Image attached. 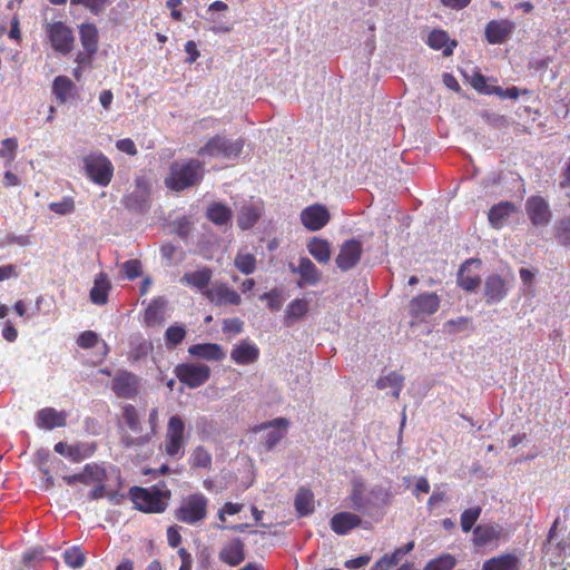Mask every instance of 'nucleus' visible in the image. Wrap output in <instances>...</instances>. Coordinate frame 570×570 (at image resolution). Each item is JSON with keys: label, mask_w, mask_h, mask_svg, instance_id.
I'll return each mask as SVG.
<instances>
[{"label": "nucleus", "mask_w": 570, "mask_h": 570, "mask_svg": "<svg viewBox=\"0 0 570 570\" xmlns=\"http://www.w3.org/2000/svg\"><path fill=\"white\" fill-rule=\"evenodd\" d=\"M129 494L135 508L145 513L164 512L171 498V492L165 481H160L150 488L132 487Z\"/></svg>", "instance_id": "nucleus-1"}, {"label": "nucleus", "mask_w": 570, "mask_h": 570, "mask_svg": "<svg viewBox=\"0 0 570 570\" xmlns=\"http://www.w3.org/2000/svg\"><path fill=\"white\" fill-rule=\"evenodd\" d=\"M204 176V168L199 160L189 159L186 163H173L169 174L165 178V186L174 191H183L197 185Z\"/></svg>", "instance_id": "nucleus-2"}, {"label": "nucleus", "mask_w": 570, "mask_h": 570, "mask_svg": "<svg viewBox=\"0 0 570 570\" xmlns=\"http://www.w3.org/2000/svg\"><path fill=\"white\" fill-rule=\"evenodd\" d=\"M208 499L200 492L184 498L175 510V518L186 524H195L207 515Z\"/></svg>", "instance_id": "nucleus-3"}, {"label": "nucleus", "mask_w": 570, "mask_h": 570, "mask_svg": "<svg viewBox=\"0 0 570 570\" xmlns=\"http://www.w3.org/2000/svg\"><path fill=\"white\" fill-rule=\"evenodd\" d=\"M245 145L243 138L235 140L225 136L216 135L207 140L197 151L198 156L222 157V158H236L240 155Z\"/></svg>", "instance_id": "nucleus-4"}, {"label": "nucleus", "mask_w": 570, "mask_h": 570, "mask_svg": "<svg viewBox=\"0 0 570 570\" xmlns=\"http://www.w3.org/2000/svg\"><path fill=\"white\" fill-rule=\"evenodd\" d=\"M87 176L97 185L106 187L112 179L114 165L102 153H92L83 158Z\"/></svg>", "instance_id": "nucleus-5"}, {"label": "nucleus", "mask_w": 570, "mask_h": 570, "mask_svg": "<svg viewBox=\"0 0 570 570\" xmlns=\"http://www.w3.org/2000/svg\"><path fill=\"white\" fill-rule=\"evenodd\" d=\"M46 35L52 49L63 56L70 53L75 46L72 29L62 21L48 22L45 26Z\"/></svg>", "instance_id": "nucleus-6"}, {"label": "nucleus", "mask_w": 570, "mask_h": 570, "mask_svg": "<svg viewBox=\"0 0 570 570\" xmlns=\"http://www.w3.org/2000/svg\"><path fill=\"white\" fill-rule=\"evenodd\" d=\"M174 373L181 384L196 389L209 380L210 368L206 364L183 363L175 367Z\"/></svg>", "instance_id": "nucleus-7"}, {"label": "nucleus", "mask_w": 570, "mask_h": 570, "mask_svg": "<svg viewBox=\"0 0 570 570\" xmlns=\"http://www.w3.org/2000/svg\"><path fill=\"white\" fill-rule=\"evenodd\" d=\"M140 379L136 374L120 370L111 381L112 392L120 399H134L139 392Z\"/></svg>", "instance_id": "nucleus-8"}, {"label": "nucleus", "mask_w": 570, "mask_h": 570, "mask_svg": "<svg viewBox=\"0 0 570 570\" xmlns=\"http://www.w3.org/2000/svg\"><path fill=\"white\" fill-rule=\"evenodd\" d=\"M525 213L534 226L543 227L551 222L549 204L542 196H530L525 202Z\"/></svg>", "instance_id": "nucleus-9"}, {"label": "nucleus", "mask_w": 570, "mask_h": 570, "mask_svg": "<svg viewBox=\"0 0 570 570\" xmlns=\"http://www.w3.org/2000/svg\"><path fill=\"white\" fill-rule=\"evenodd\" d=\"M363 254V246L357 239H348L344 242L340 248V253L335 258L337 268L343 272L355 267Z\"/></svg>", "instance_id": "nucleus-10"}, {"label": "nucleus", "mask_w": 570, "mask_h": 570, "mask_svg": "<svg viewBox=\"0 0 570 570\" xmlns=\"http://www.w3.org/2000/svg\"><path fill=\"white\" fill-rule=\"evenodd\" d=\"M440 307V298L435 293H421L409 303V313L414 318H423L434 314Z\"/></svg>", "instance_id": "nucleus-11"}, {"label": "nucleus", "mask_w": 570, "mask_h": 570, "mask_svg": "<svg viewBox=\"0 0 570 570\" xmlns=\"http://www.w3.org/2000/svg\"><path fill=\"white\" fill-rule=\"evenodd\" d=\"M62 480L68 485H73L77 482L86 485L95 482H106L107 471L104 465H100L98 463H88L82 468V470L79 473L63 475Z\"/></svg>", "instance_id": "nucleus-12"}, {"label": "nucleus", "mask_w": 570, "mask_h": 570, "mask_svg": "<svg viewBox=\"0 0 570 570\" xmlns=\"http://www.w3.org/2000/svg\"><path fill=\"white\" fill-rule=\"evenodd\" d=\"M479 258H469L460 267L458 273V285L466 291H474L481 283L479 269L481 267Z\"/></svg>", "instance_id": "nucleus-13"}, {"label": "nucleus", "mask_w": 570, "mask_h": 570, "mask_svg": "<svg viewBox=\"0 0 570 570\" xmlns=\"http://www.w3.org/2000/svg\"><path fill=\"white\" fill-rule=\"evenodd\" d=\"M331 215L322 204H314L304 208L301 213L302 224L312 232L322 229L328 222Z\"/></svg>", "instance_id": "nucleus-14"}, {"label": "nucleus", "mask_w": 570, "mask_h": 570, "mask_svg": "<svg viewBox=\"0 0 570 570\" xmlns=\"http://www.w3.org/2000/svg\"><path fill=\"white\" fill-rule=\"evenodd\" d=\"M204 295L212 304L216 306H238L242 303L240 295L224 283H218L212 288L206 289Z\"/></svg>", "instance_id": "nucleus-15"}, {"label": "nucleus", "mask_w": 570, "mask_h": 570, "mask_svg": "<svg viewBox=\"0 0 570 570\" xmlns=\"http://www.w3.org/2000/svg\"><path fill=\"white\" fill-rule=\"evenodd\" d=\"M514 29L515 24L511 20H491L485 26V39L491 45L503 43Z\"/></svg>", "instance_id": "nucleus-16"}, {"label": "nucleus", "mask_w": 570, "mask_h": 570, "mask_svg": "<svg viewBox=\"0 0 570 570\" xmlns=\"http://www.w3.org/2000/svg\"><path fill=\"white\" fill-rule=\"evenodd\" d=\"M185 430H168L163 443L166 455L173 460H180L185 455L187 436Z\"/></svg>", "instance_id": "nucleus-17"}, {"label": "nucleus", "mask_w": 570, "mask_h": 570, "mask_svg": "<svg viewBox=\"0 0 570 570\" xmlns=\"http://www.w3.org/2000/svg\"><path fill=\"white\" fill-rule=\"evenodd\" d=\"M509 293V286L498 274L489 275L484 283V297L488 305L501 302Z\"/></svg>", "instance_id": "nucleus-18"}, {"label": "nucleus", "mask_w": 570, "mask_h": 570, "mask_svg": "<svg viewBox=\"0 0 570 570\" xmlns=\"http://www.w3.org/2000/svg\"><path fill=\"white\" fill-rule=\"evenodd\" d=\"M289 269L293 274H298L301 276V281L298 283L299 287L305 285H316L321 279V272L308 257H301L298 266L291 264Z\"/></svg>", "instance_id": "nucleus-19"}, {"label": "nucleus", "mask_w": 570, "mask_h": 570, "mask_svg": "<svg viewBox=\"0 0 570 570\" xmlns=\"http://www.w3.org/2000/svg\"><path fill=\"white\" fill-rule=\"evenodd\" d=\"M124 205L129 210L147 212L150 205L148 188L140 180H137L136 189L124 197Z\"/></svg>", "instance_id": "nucleus-20"}, {"label": "nucleus", "mask_w": 570, "mask_h": 570, "mask_svg": "<svg viewBox=\"0 0 570 570\" xmlns=\"http://www.w3.org/2000/svg\"><path fill=\"white\" fill-rule=\"evenodd\" d=\"M218 558L229 567H236L245 560V546L240 539L227 542L219 551Z\"/></svg>", "instance_id": "nucleus-21"}, {"label": "nucleus", "mask_w": 570, "mask_h": 570, "mask_svg": "<svg viewBox=\"0 0 570 570\" xmlns=\"http://www.w3.org/2000/svg\"><path fill=\"white\" fill-rule=\"evenodd\" d=\"M362 519L352 512H338L335 513L330 521V525L333 532L338 535H345L351 530L360 527Z\"/></svg>", "instance_id": "nucleus-22"}, {"label": "nucleus", "mask_w": 570, "mask_h": 570, "mask_svg": "<svg viewBox=\"0 0 570 570\" xmlns=\"http://www.w3.org/2000/svg\"><path fill=\"white\" fill-rule=\"evenodd\" d=\"M259 357V348L249 342H240L230 352V358L238 365H249Z\"/></svg>", "instance_id": "nucleus-23"}, {"label": "nucleus", "mask_w": 570, "mask_h": 570, "mask_svg": "<svg viewBox=\"0 0 570 570\" xmlns=\"http://www.w3.org/2000/svg\"><path fill=\"white\" fill-rule=\"evenodd\" d=\"M517 206L509 200L500 202L493 205L488 214L489 222L492 227L501 228L508 218L517 212Z\"/></svg>", "instance_id": "nucleus-24"}, {"label": "nucleus", "mask_w": 570, "mask_h": 570, "mask_svg": "<svg viewBox=\"0 0 570 570\" xmlns=\"http://www.w3.org/2000/svg\"><path fill=\"white\" fill-rule=\"evenodd\" d=\"M67 424V413L53 407L41 409L37 414L38 428H65Z\"/></svg>", "instance_id": "nucleus-25"}, {"label": "nucleus", "mask_w": 570, "mask_h": 570, "mask_svg": "<svg viewBox=\"0 0 570 570\" xmlns=\"http://www.w3.org/2000/svg\"><path fill=\"white\" fill-rule=\"evenodd\" d=\"M213 272L209 267H203L195 272L185 273L180 282L187 286L198 289L204 294L212 281Z\"/></svg>", "instance_id": "nucleus-26"}, {"label": "nucleus", "mask_w": 570, "mask_h": 570, "mask_svg": "<svg viewBox=\"0 0 570 570\" xmlns=\"http://www.w3.org/2000/svg\"><path fill=\"white\" fill-rule=\"evenodd\" d=\"M188 353L206 361H222L226 356L222 346L216 343L194 344L188 348Z\"/></svg>", "instance_id": "nucleus-27"}, {"label": "nucleus", "mask_w": 570, "mask_h": 570, "mask_svg": "<svg viewBox=\"0 0 570 570\" xmlns=\"http://www.w3.org/2000/svg\"><path fill=\"white\" fill-rule=\"evenodd\" d=\"M502 528L499 524H479L473 530V542L478 547L487 546L501 538Z\"/></svg>", "instance_id": "nucleus-28"}, {"label": "nucleus", "mask_w": 570, "mask_h": 570, "mask_svg": "<svg viewBox=\"0 0 570 570\" xmlns=\"http://www.w3.org/2000/svg\"><path fill=\"white\" fill-rule=\"evenodd\" d=\"M80 42L85 51L97 53L99 33L95 23L83 22L79 26Z\"/></svg>", "instance_id": "nucleus-29"}, {"label": "nucleus", "mask_w": 570, "mask_h": 570, "mask_svg": "<svg viewBox=\"0 0 570 570\" xmlns=\"http://www.w3.org/2000/svg\"><path fill=\"white\" fill-rule=\"evenodd\" d=\"M77 92L75 83L67 76H57L52 81V94L59 104L67 102Z\"/></svg>", "instance_id": "nucleus-30"}, {"label": "nucleus", "mask_w": 570, "mask_h": 570, "mask_svg": "<svg viewBox=\"0 0 570 570\" xmlns=\"http://www.w3.org/2000/svg\"><path fill=\"white\" fill-rule=\"evenodd\" d=\"M368 494L365 491L364 483L361 480H356L353 482L352 491L348 495L350 505L365 514L371 508H370V501H368Z\"/></svg>", "instance_id": "nucleus-31"}, {"label": "nucleus", "mask_w": 570, "mask_h": 570, "mask_svg": "<svg viewBox=\"0 0 570 570\" xmlns=\"http://www.w3.org/2000/svg\"><path fill=\"white\" fill-rule=\"evenodd\" d=\"M232 217L233 212L226 204L214 202L207 207L206 218L216 226L228 225Z\"/></svg>", "instance_id": "nucleus-32"}, {"label": "nucleus", "mask_w": 570, "mask_h": 570, "mask_svg": "<svg viewBox=\"0 0 570 570\" xmlns=\"http://www.w3.org/2000/svg\"><path fill=\"white\" fill-rule=\"evenodd\" d=\"M110 282L105 273L95 277L94 286L90 289V301L96 305H105L108 302Z\"/></svg>", "instance_id": "nucleus-33"}, {"label": "nucleus", "mask_w": 570, "mask_h": 570, "mask_svg": "<svg viewBox=\"0 0 570 570\" xmlns=\"http://www.w3.org/2000/svg\"><path fill=\"white\" fill-rule=\"evenodd\" d=\"M404 376L396 371H391L385 376H380L376 381L379 390L391 389L393 397L399 399L404 385Z\"/></svg>", "instance_id": "nucleus-34"}, {"label": "nucleus", "mask_w": 570, "mask_h": 570, "mask_svg": "<svg viewBox=\"0 0 570 570\" xmlns=\"http://www.w3.org/2000/svg\"><path fill=\"white\" fill-rule=\"evenodd\" d=\"M449 36L444 30L434 29L429 33L428 37V46L434 50H443L444 56H451L453 53V48L456 46L455 41L449 43Z\"/></svg>", "instance_id": "nucleus-35"}, {"label": "nucleus", "mask_w": 570, "mask_h": 570, "mask_svg": "<svg viewBox=\"0 0 570 570\" xmlns=\"http://www.w3.org/2000/svg\"><path fill=\"white\" fill-rule=\"evenodd\" d=\"M307 250L320 264H327L331 259L332 252L327 239L313 237L307 243Z\"/></svg>", "instance_id": "nucleus-36"}, {"label": "nucleus", "mask_w": 570, "mask_h": 570, "mask_svg": "<svg viewBox=\"0 0 570 570\" xmlns=\"http://www.w3.org/2000/svg\"><path fill=\"white\" fill-rule=\"evenodd\" d=\"M518 562L515 556L507 553L484 561L482 570H519Z\"/></svg>", "instance_id": "nucleus-37"}, {"label": "nucleus", "mask_w": 570, "mask_h": 570, "mask_svg": "<svg viewBox=\"0 0 570 570\" xmlns=\"http://www.w3.org/2000/svg\"><path fill=\"white\" fill-rule=\"evenodd\" d=\"M262 208L255 205H244L238 214L237 224L243 230L252 228L261 218Z\"/></svg>", "instance_id": "nucleus-38"}, {"label": "nucleus", "mask_w": 570, "mask_h": 570, "mask_svg": "<svg viewBox=\"0 0 570 570\" xmlns=\"http://www.w3.org/2000/svg\"><path fill=\"white\" fill-rule=\"evenodd\" d=\"M71 445V450L68 453V459L71 462L78 463L90 456H92L97 450L96 442H77Z\"/></svg>", "instance_id": "nucleus-39"}, {"label": "nucleus", "mask_w": 570, "mask_h": 570, "mask_svg": "<svg viewBox=\"0 0 570 570\" xmlns=\"http://www.w3.org/2000/svg\"><path fill=\"white\" fill-rule=\"evenodd\" d=\"M294 505L299 517L311 514L314 511L313 492L307 489H301L296 494Z\"/></svg>", "instance_id": "nucleus-40"}, {"label": "nucleus", "mask_w": 570, "mask_h": 570, "mask_svg": "<svg viewBox=\"0 0 570 570\" xmlns=\"http://www.w3.org/2000/svg\"><path fill=\"white\" fill-rule=\"evenodd\" d=\"M308 311V303L306 299H294L291 302L286 309L285 324L292 325L295 321L302 318Z\"/></svg>", "instance_id": "nucleus-41"}, {"label": "nucleus", "mask_w": 570, "mask_h": 570, "mask_svg": "<svg viewBox=\"0 0 570 570\" xmlns=\"http://www.w3.org/2000/svg\"><path fill=\"white\" fill-rule=\"evenodd\" d=\"M165 307V301L161 298L154 299L146 308L144 314V321L148 326L160 324L163 321V309Z\"/></svg>", "instance_id": "nucleus-42"}, {"label": "nucleus", "mask_w": 570, "mask_h": 570, "mask_svg": "<svg viewBox=\"0 0 570 570\" xmlns=\"http://www.w3.org/2000/svg\"><path fill=\"white\" fill-rule=\"evenodd\" d=\"M235 267L245 275H250L256 271L257 261L250 253H237L234 258Z\"/></svg>", "instance_id": "nucleus-43"}, {"label": "nucleus", "mask_w": 570, "mask_h": 570, "mask_svg": "<svg viewBox=\"0 0 570 570\" xmlns=\"http://www.w3.org/2000/svg\"><path fill=\"white\" fill-rule=\"evenodd\" d=\"M455 566L456 559L450 553H443L429 561L423 570H452Z\"/></svg>", "instance_id": "nucleus-44"}, {"label": "nucleus", "mask_w": 570, "mask_h": 570, "mask_svg": "<svg viewBox=\"0 0 570 570\" xmlns=\"http://www.w3.org/2000/svg\"><path fill=\"white\" fill-rule=\"evenodd\" d=\"M482 512L481 507L465 509L460 517L461 529L463 532H470L480 518Z\"/></svg>", "instance_id": "nucleus-45"}, {"label": "nucleus", "mask_w": 570, "mask_h": 570, "mask_svg": "<svg viewBox=\"0 0 570 570\" xmlns=\"http://www.w3.org/2000/svg\"><path fill=\"white\" fill-rule=\"evenodd\" d=\"M193 468L208 469L212 465V454L203 446H197L190 455Z\"/></svg>", "instance_id": "nucleus-46"}, {"label": "nucleus", "mask_w": 570, "mask_h": 570, "mask_svg": "<svg viewBox=\"0 0 570 570\" xmlns=\"http://www.w3.org/2000/svg\"><path fill=\"white\" fill-rule=\"evenodd\" d=\"M48 208L50 209V212L63 216L71 214L76 208V204L73 197L65 196L59 202L49 203Z\"/></svg>", "instance_id": "nucleus-47"}, {"label": "nucleus", "mask_w": 570, "mask_h": 570, "mask_svg": "<svg viewBox=\"0 0 570 570\" xmlns=\"http://www.w3.org/2000/svg\"><path fill=\"white\" fill-rule=\"evenodd\" d=\"M62 557L65 562L73 569L81 568L86 561L85 553L78 547H71L67 549Z\"/></svg>", "instance_id": "nucleus-48"}, {"label": "nucleus", "mask_w": 570, "mask_h": 570, "mask_svg": "<svg viewBox=\"0 0 570 570\" xmlns=\"http://www.w3.org/2000/svg\"><path fill=\"white\" fill-rule=\"evenodd\" d=\"M36 462L39 471H43L46 469H55L56 465H62V461L58 460L53 455L50 454L47 450H39L36 455Z\"/></svg>", "instance_id": "nucleus-49"}, {"label": "nucleus", "mask_w": 570, "mask_h": 570, "mask_svg": "<svg viewBox=\"0 0 570 570\" xmlns=\"http://www.w3.org/2000/svg\"><path fill=\"white\" fill-rule=\"evenodd\" d=\"M370 508L389 504L390 493L383 487H374L367 491Z\"/></svg>", "instance_id": "nucleus-50"}, {"label": "nucleus", "mask_w": 570, "mask_h": 570, "mask_svg": "<svg viewBox=\"0 0 570 570\" xmlns=\"http://www.w3.org/2000/svg\"><path fill=\"white\" fill-rule=\"evenodd\" d=\"M186 336V330L179 325L169 326L165 332V341L168 347L180 344Z\"/></svg>", "instance_id": "nucleus-51"}, {"label": "nucleus", "mask_w": 570, "mask_h": 570, "mask_svg": "<svg viewBox=\"0 0 570 570\" xmlns=\"http://www.w3.org/2000/svg\"><path fill=\"white\" fill-rule=\"evenodd\" d=\"M261 299L267 302V307L272 312H277L282 307L283 296L282 292L277 288L271 289L261 296Z\"/></svg>", "instance_id": "nucleus-52"}, {"label": "nucleus", "mask_w": 570, "mask_h": 570, "mask_svg": "<svg viewBox=\"0 0 570 570\" xmlns=\"http://www.w3.org/2000/svg\"><path fill=\"white\" fill-rule=\"evenodd\" d=\"M403 553L401 552L400 549H395L393 552L391 553H386L384 554L383 557H381L376 562H375V568L377 569H387L389 567H392V566H396L399 564V562L401 561V559L403 558Z\"/></svg>", "instance_id": "nucleus-53"}, {"label": "nucleus", "mask_w": 570, "mask_h": 570, "mask_svg": "<svg viewBox=\"0 0 570 570\" xmlns=\"http://www.w3.org/2000/svg\"><path fill=\"white\" fill-rule=\"evenodd\" d=\"M109 0H70L73 6H82L94 14H99Z\"/></svg>", "instance_id": "nucleus-54"}, {"label": "nucleus", "mask_w": 570, "mask_h": 570, "mask_svg": "<svg viewBox=\"0 0 570 570\" xmlns=\"http://www.w3.org/2000/svg\"><path fill=\"white\" fill-rule=\"evenodd\" d=\"M556 238L561 245H570V219H562L556 228Z\"/></svg>", "instance_id": "nucleus-55"}, {"label": "nucleus", "mask_w": 570, "mask_h": 570, "mask_svg": "<svg viewBox=\"0 0 570 570\" xmlns=\"http://www.w3.org/2000/svg\"><path fill=\"white\" fill-rule=\"evenodd\" d=\"M121 269H122L124 274L126 275V277L128 279L132 281L140 276L141 263L138 259H129L122 264Z\"/></svg>", "instance_id": "nucleus-56"}, {"label": "nucleus", "mask_w": 570, "mask_h": 570, "mask_svg": "<svg viewBox=\"0 0 570 570\" xmlns=\"http://www.w3.org/2000/svg\"><path fill=\"white\" fill-rule=\"evenodd\" d=\"M99 342L98 334L94 331H85L79 334L77 344L81 348H91Z\"/></svg>", "instance_id": "nucleus-57"}, {"label": "nucleus", "mask_w": 570, "mask_h": 570, "mask_svg": "<svg viewBox=\"0 0 570 570\" xmlns=\"http://www.w3.org/2000/svg\"><path fill=\"white\" fill-rule=\"evenodd\" d=\"M45 550L42 548H35L24 552L23 562L27 566L36 567L38 562L46 560Z\"/></svg>", "instance_id": "nucleus-58"}, {"label": "nucleus", "mask_w": 570, "mask_h": 570, "mask_svg": "<svg viewBox=\"0 0 570 570\" xmlns=\"http://www.w3.org/2000/svg\"><path fill=\"white\" fill-rule=\"evenodd\" d=\"M470 85L480 94H492L491 87L487 83V78L480 72H476L471 77Z\"/></svg>", "instance_id": "nucleus-59"}, {"label": "nucleus", "mask_w": 570, "mask_h": 570, "mask_svg": "<svg viewBox=\"0 0 570 570\" xmlns=\"http://www.w3.org/2000/svg\"><path fill=\"white\" fill-rule=\"evenodd\" d=\"M470 318L469 317H459L456 320H450L445 323V327H448L450 333H459L469 327Z\"/></svg>", "instance_id": "nucleus-60"}, {"label": "nucleus", "mask_w": 570, "mask_h": 570, "mask_svg": "<svg viewBox=\"0 0 570 570\" xmlns=\"http://www.w3.org/2000/svg\"><path fill=\"white\" fill-rule=\"evenodd\" d=\"M116 147L118 150H120L129 156H136L138 153L134 140L130 138H124V139L117 140Z\"/></svg>", "instance_id": "nucleus-61"}, {"label": "nucleus", "mask_w": 570, "mask_h": 570, "mask_svg": "<svg viewBox=\"0 0 570 570\" xmlns=\"http://www.w3.org/2000/svg\"><path fill=\"white\" fill-rule=\"evenodd\" d=\"M223 331L225 333L239 334L243 331V322L237 317L224 320Z\"/></svg>", "instance_id": "nucleus-62"}, {"label": "nucleus", "mask_w": 570, "mask_h": 570, "mask_svg": "<svg viewBox=\"0 0 570 570\" xmlns=\"http://www.w3.org/2000/svg\"><path fill=\"white\" fill-rule=\"evenodd\" d=\"M122 417L130 428H135L138 424V413L131 404L124 407Z\"/></svg>", "instance_id": "nucleus-63"}, {"label": "nucleus", "mask_w": 570, "mask_h": 570, "mask_svg": "<svg viewBox=\"0 0 570 570\" xmlns=\"http://www.w3.org/2000/svg\"><path fill=\"white\" fill-rule=\"evenodd\" d=\"M285 430H273L266 436L265 449L272 450L284 436Z\"/></svg>", "instance_id": "nucleus-64"}]
</instances>
